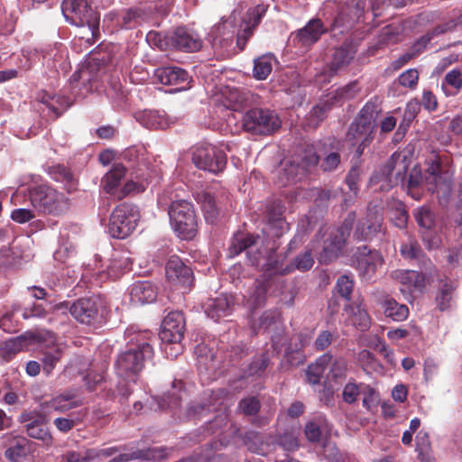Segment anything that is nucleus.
Wrapping results in <instances>:
<instances>
[{"mask_svg": "<svg viewBox=\"0 0 462 462\" xmlns=\"http://www.w3.org/2000/svg\"><path fill=\"white\" fill-rule=\"evenodd\" d=\"M28 196L33 208L44 215L60 216L68 212L70 208V199L47 184L29 188Z\"/></svg>", "mask_w": 462, "mask_h": 462, "instance_id": "nucleus-1", "label": "nucleus"}, {"mask_svg": "<svg viewBox=\"0 0 462 462\" xmlns=\"http://www.w3.org/2000/svg\"><path fill=\"white\" fill-rule=\"evenodd\" d=\"M153 356V349L148 341L137 339L134 346L122 352L116 362L119 376L130 380L142 371L144 363Z\"/></svg>", "mask_w": 462, "mask_h": 462, "instance_id": "nucleus-2", "label": "nucleus"}, {"mask_svg": "<svg viewBox=\"0 0 462 462\" xmlns=\"http://www.w3.org/2000/svg\"><path fill=\"white\" fill-rule=\"evenodd\" d=\"M171 225L177 236L192 239L198 232V218L193 204L186 199H176L168 208Z\"/></svg>", "mask_w": 462, "mask_h": 462, "instance_id": "nucleus-3", "label": "nucleus"}, {"mask_svg": "<svg viewBox=\"0 0 462 462\" xmlns=\"http://www.w3.org/2000/svg\"><path fill=\"white\" fill-rule=\"evenodd\" d=\"M386 232V225L383 217V210L379 205L369 203L365 212L356 220L353 237L357 241H372L383 236Z\"/></svg>", "mask_w": 462, "mask_h": 462, "instance_id": "nucleus-4", "label": "nucleus"}, {"mask_svg": "<svg viewBox=\"0 0 462 462\" xmlns=\"http://www.w3.org/2000/svg\"><path fill=\"white\" fill-rule=\"evenodd\" d=\"M61 11L65 19L76 26H88L92 40L98 32L99 14L86 0H64Z\"/></svg>", "mask_w": 462, "mask_h": 462, "instance_id": "nucleus-5", "label": "nucleus"}, {"mask_svg": "<svg viewBox=\"0 0 462 462\" xmlns=\"http://www.w3.org/2000/svg\"><path fill=\"white\" fill-rule=\"evenodd\" d=\"M356 219L355 212H350L343 222V225L337 228H331L328 234V237L323 244V249L319 254V261L321 263L328 264L336 260L350 234Z\"/></svg>", "mask_w": 462, "mask_h": 462, "instance_id": "nucleus-6", "label": "nucleus"}, {"mask_svg": "<svg viewBox=\"0 0 462 462\" xmlns=\"http://www.w3.org/2000/svg\"><path fill=\"white\" fill-rule=\"evenodd\" d=\"M139 218L136 206L122 203L113 210L110 216L108 232L114 238L124 239L135 229Z\"/></svg>", "mask_w": 462, "mask_h": 462, "instance_id": "nucleus-7", "label": "nucleus"}, {"mask_svg": "<svg viewBox=\"0 0 462 462\" xmlns=\"http://www.w3.org/2000/svg\"><path fill=\"white\" fill-rule=\"evenodd\" d=\"M282 122L277 114L269 109L254 108L243 117V126L254 134H271L281 127Z\"/></svg>", "mask_w": 462, "mask_h": 462, "instance_id": "nucleus-8", "label": "nucleus"}, {"mask_svg": "<svg viewBox=\"0 0 462 462\" xmlns=\"http://www.w3.org/2000/svg\"><path fill=\"white\" fill-rule=\"evenodd\" d=\"M380 109L375 102H367L351 124L347 138L356 143L361 140H373L375 119Z\"/></svg>", "mask_w": 462, "mask_h": 462, "instance_id": "nucleus-9", "label": "nucleus"}, {"mask_svg": "<svg viewBox=\"0 0 462 462\" xmlns=\"http://www.w3.org/2000/svg\"><path fill=\"white\" fill-rule=\"evenodd\" d=\"M191 154L192 162L197 168L212 173L222 171L226 164V154L209 143L196 144L192 147Z\"/></svg>", "mask_w": 462, "mask_h": 462, "instance_id": "nucleus-10", "label": "nucleus"}, {"mask_svg": "<svg viewBox=\"0 0 462 462\" xmlns=\"http://www.w3.org/2000/svg\"><path fill=\"white\" fill-rule=\"evenodd\" d=\"M261 245L262 239L259 236L239 232L232 238L229 255L234 257L245 251L250 263L258 265L263 255Z\"/></svg>", "mask_w": 462, "mask_h": 462, "instance_id": "nucleus-11", "label": "nucleus"}, {"mask_svg": "<svg viewBox=\"0 0 462 462\" xmlns=\"http://www.w3.org/2000/svg\"><path fill=\"white\" fill-rule=\"evenodd\" d=\"M185 319L182 312L171 311L162 320L159 337L162 342L180 343L184 337Z\"/></svg>", "mask_w": 462, "mask_h": 462, "instance_id": "nucleus-12", "label": "nucleus"}, {"mask_svg": "<svg viewBox=\"0 0 462 462\" xmlns=\"http://www.w3.org/2000/svg\"><path fill=\"white\" fill-rule=\"evenodd\" d=\"M427 170L425 180L427 183L432 187L433 191L439 189H449L451 183V173L448 170H444L440 157L433 154L427 160Z\"/></svg>", "mask_w": 462, "mask_h": 462, "instance_id": "nucleus-13", "label": "nucleus"}, {"mask_svg": "<svg viewBox=\"0 0 462 462\" xmlns=\"http://www.w3.org/2000/svg\"><path fill=\"white\" fill-rule=\"evenodd\" d=\"M82 404L83 401L79 397V391L77 389H68L50 401L42 402L41 409L45 413H49L51 411L64 413Z\"/></svg>", "mask_w": 462, "mask_h": 462, "instance_id": "nucleus-14", "label": "nucleus"}, {"mask_svg": "<svg viewBox=\"0 0 462 462\" xmlns=\"http://www.w3.org/2000/svg\"><path fill=\"white\" fill-rule=\"evenodd\" d=\"M166 44L180 51H197L200 50L202 42L197 34L186 27H178L165 35Z\"/></svg>", "mask_w": 462, "mask_h": 462, "instance_id": "nucleus-15", "label": "nucleus"}, {"mask_svg": "<svg viewBox=\"0 0 462 462\" xmlns=\"http://www.w3.org/2000/svg\"><path fill=\"white\" fill-rule=\"evenodd\" d=\"M165 272L167 279L174 284L189 288L193 283L194 277L191 268L186 265L177 255L169 258Z\"/></svg>", "mask_w": 462, "mask_h": 462, "instance_id": "nucleus-16", "label": "nucleus"}, {"mask_svg": "<svg viewBox=\"0 0 462 462\" xmlns=\"http://www.w3.org/2000/svg\"><path fill=\"white\" fill-rule=\"evenodd\" d=\"M355 263L360 275L370 279L375 273L376 268L382 265L383 257L378 251L363 246L355 254Z\"/></svg>", "mask_w": 462, "mask_h": 462, "instance_id": "nucleus-17", "label": "nucleus"}, {"mask_svg": "<svg viewBox=\"0 0 462 462\" xmlns=\"http://www.w3.org/2000/svg\"><path fill=\"white\" fill-rule=\"evenodd\" d=\"M407 169L406 158L394 152L386 161L382 169V175L391 186H394L404 180Z\"/></svg>", "mask_w": 462, "mask_h": 462, "instance_id": "nucleus-18", "label": "nucleus"}, {"mask_svg": "<svg viewBox=\"0 0 462 462\" xmlns=\"http://www.w3.org/2000/svg\"><path fill=\"white\" fill-rule=\"evenodd\" d=\"M284 212L285 206L280 200H273L266 205L267 222L276 237L289 230V225L283 217Z\"/></svg>", "mask_w": 462, "mask_h": 462, "instance_id": "nucleus-19", "label": "nucleus"}, {"mask_svg": "<svg viewBox=\"0 0 462 462\" xmlns=\"http://www.w3.org/2000/svg\"><path fill=\"white\" fill-rule=\"evenodd\" d=\"M97 65L95 62L88 61L86 66L78 69L70 79L71 84L82 82L85 92L88 93L97 90L99 87V75L97 72Z\"/></svg>", "mask_w": 462, "mask_h": 462, "instance_id": "nucleus-20", "label": "nucleus"}, {"mask_svg": "<svg viewBox=\"0 0 462 462\" xmlns=\"http://www.w3.org/2000/svg\"><path fill=\"white\" fill-rule=\"evenodd\" d=\"M70 314L79 322L91 324L97 316V308L91 299H79L69 308Z\"/></svg>", "mask_w": 462, "mask_h": 462, "instance_id": "nucleus-21", "label": "nucleus"}, {"mask_svg": "<svg viewBox=\"0 0 462 462\" xmlns=\"http://www.w3.org/2000/svg\"><path fill=\"white\" fill-rule=\"evenodd\" d=\"M232 309L233 299L226 294H222L215 299H208L204 304L205 313L215 320L229 315Z\"/></svg>", "mask_w": 462, "mask_h": 462, "instance_id": "nucleus-22", "label": "nucleus"}, {"mask_svg": "<svg viewBox=\"0 0 462 462\" xmlns=\"http://www.w3.org/2000/svg\"><path fill=\"white\" fill-rule=\"evenodd\" d=\"M158 78L163 85H182L179 89L186 88L189 83V73L179 67H166L159 69Z\"/></svg>", "mask_w": 462, "mask_h": 462, "instance_id": "nucleus-23", "label": "nucleus"}, {"mask_svg": "<svg viewBox=\"0 0 462 462\" xmlns=\"http://www.w3.org/2000/svg\"><path fill=\"white\" fill-rule=\"evenodd\" d=\"M345 311L347 314L349 322L362 331H365L370 328V316L361 301H354L346 306Z\"/></svg>", "mask_w": 462, "mask_h": 462, "instance_id": "nucleus-24", "label": "nucleus"}, {"mask_svg": "<svg viewBox=\"0 0 462 462\" xmlns=\"http://www.w3.org/2000/svg\"><path fill=\"white\" fill-rule=\"evenodd\" d=\"M304 168L296 160H284L281 162L278 171V180L282 186L296 182L304 176Z\"/></svg>", "mask_w": 462, "mask_h": 462, "instance_id": "nucleus-25", "label": "nucleus"}, {"mask_svg": "<svg viewBox=\"0 0 462 462\" xmlns=\"http://www.w3.org/2000/svg\"><path fill=\"white\" fill-rule=\"evenodd\" d=\"M325 31L322 22L319 19H313L298 31L297 39L301 45L309 46L315 43Z\"/></svg>", "mask_w": 462, "mask_h": 462, "instance_id": "nucleus-26", "label": "nucleus"}, {"mask_svg": "<svg viewBox=\"0 0 462 462\" xmlns=\"http://www.w3.org/2000/svg\"><path fill=\"white\" fill-rule=\"evenodd\" d=\"M166 457L163 448H147L134 451L132 453H123L113 458L112 462H128L135 459L161 460Z\"/></svg>", "mask_w": 462, "mask_h": 462, "instance_id": "nucleus-27", "label": "nucleus"}, {"mask_svg": "<svg viewBox=\"0 0 462 462\" xmlns=\"http://www.w3.org/2000/svg\"><path fill=\"white\" fill-rule=\"evenodd\" d=\"M130 295L133 302L144 304L155 300L156 291L150 282L142 281L133 285Z\"/></svg>", "mask_w": 462, "mask_h": 462, "instance_id": "nucleus-28", "label": "nucleus"}, {"mask_svg": "<svg viewBox=\"0 0 462 462\" xmlns=\"http://www.w3.org/2000/svg\"><path fill=\"white\" fill-rule=\"evenodd\" d=\"M393 277L406 286L409 291L411 289L420 290L424 287L425 276L417 271L398 270L393 273Z\"/></svg>", "mask_w": 462, "mask_h": 462, "instance_id": "nucleus-29", "label": "nucleus"}, {"mask_svg": "<svg viewBox=\"0 0 462 462\" xmlns=\"http://www.w3.org/2000/svg\"><path fill=\"white\" fill-rule=\"evenodd\" d=\"M46 171L55 181L64 183L65 189L69 193H71L77 189V182L73 177V174L64 165L57 164L53 166H48Z\"/></svg>", "mask_w": 462, "mask_h": 462, "instance_id": "nucleus-30", "label": "nucleus"}, {"mask_svg": "<svg viewBox=\"0 0 462 462\" xmlns=\"http://www.w3.org/2000/svg\"><path fill=\"white\" fill-rule=\"evenodd\" d=\"M125 172L126 169L123 164L117 163L114 165L112 170L102 179L104 190L116 197L119 191L117 190V187L119 186L121 180L125 177Z\"/></svg>", "mask_w": 462, "mask_h": 462, "instance_id": "nucleus-31", "label": "nucleus"}, {"mask_svg": "<svg viewBox=\"0 0 462 462\" xmlns=\"http://www.w3.org/2000/svg\"><path fill=\"white\" fill-rule=\"evenodd\" d=\"M331 362V354L325 353L320 356L315 363L310 365L306 371L307 381L311 384H317L320 382L327 366Z\"/></svg>", "mask_w": 462, "mask_h": 462, "instance_id": "nucleus-32", "label": "nucleus"}, {"mask_svg": "<svg viewBox=\"0 0 462 462\" xmlns=\"http://www.w3.org/2000/svg\"><path fill=\"white\" fill-rule=\"evenodd\" d=\"M198 200L204 212L206 221L214 223L219 216V207L215 197L208 192H202L199 194Z\"/></svg>", "mask_w": 462, "mask_h": 462, "instance_id": "nucleus-33", "label": "nucleus"}, {"mask_svg": "<svg viewBox=\"0 0 462 462\" xmlns=\"http://www.w3.org/2000/svg\"><path fill=\"white\" fill-rule=\"evenodd\" d=\"M146 19L145 13L140 8H129L122 11L117 16V23L122 28L130 29Z\"/></svg>", "mask_w": 462, "mask_h": 462, "instance_id": "nucleus-34", "label": "nucleus"}, {"mask_svg": "<svg viewBox=\"0 0 462 462\" xmlns=\"http://www.w3.org/2000/svg\"><path fill=\"white\" fill-rule=\"evenodd\" d=\"M383 312L387 318L393 321H403L409 316V309L404 304L398 303L394 299H386L383 303Z\"/></svg>", "mask_w": 462, "mask_h": 462, "instance_id": "nucleus-35", "label": "nucleus"}, {"mask_svg": "<svg viewBox=\"0 0 462 462\" xmlns=\"http://www.w3.org/2000/svg\"><path fill=\"white\" fill-rule=\"evenodd\" d=\"M328 372L327 374V380L328 382L338 383L344 380L346 376L347 363L343 357H334L331 355V362L327 366Z\"/></svg>", "mask_w": 462, "mask_h": 462, "instance_id": "nucleus-36", "label": "nucleus"}, {"mask_svg": "<svg viewBox=\"0 0 462 462\" xmlns=\"http://www.w3.org/2000/svg\"><path fill=\"white\" fill-rule=\"evenodd\" d=\"M281 318V314L277 310H268L252 322V329L256 333L258 330H268L275 325Z\"/></svg>", "mask_w": 462, "mask_h": 462, "instance_id": "nucleus-37", "label": "nucleus"}, {"mask_svg": "<svg viewBox=\"0 0 462 462\" xmlns=\"http://www.w3.org/2000/svg\"><path fill=\"white\" fill-rule=\"evenodd\" d=\"M266 6L263 5H258L254 8H251L247 11L246 15L244 19L245 23V32L247 33L248 36H251L254 29L259 24L262 17L266 13Z\"/></svg>", "mask_w": 462, "mask_h": 462, "instance_id": "nucleus-38", "label": "nucleus"}, {"mask_svg": "<svg viewBox=\"0 0 462 462\" xmlns=\"http://www.w3.org/2000/svg\"><path fill=\"white\" fill-rule=\"evenodd\" d=\"M183 383L181 381L175 380L172 382V392L168 393L165 397H163V403H159V407L161 409L166 408H174L177 407L181 399V390Z\"/></svg>", "mask_w": 462, "mask_h": 462, "instance_id": "nucleus-39", "label": "nucleus"}, {"mask_svg": "<svg viewBox=\"0 0 462 462\" xmlns=\"http://www.w3.org/2000/svg\"><path fill=\"white\" fill-rule=\"evenodd\" d=\"M418 225L426 230H431L436 225L435 214L427 207H420L414 212Z\"/></svg>", "mask_w": 462, "mask_h": 462, "instance_id": "nucleus-40", "label": "nucleus"}, {"mask_svg": "<svg viewBox=\"0 0 462 462\" xmlns=\"http://www.w3.org/2000/svg\"><path fill=\"white\" fill-rule=\"evenodd\" d=\"M42 102L46 106L50 112L53 113L54 118L59 117L70 106L69 99L61 97H48V98L43 97L42 98Z\"/></svg>", "mask_w": 462, "mask_h": 462, "instance_id": "nucleus-41", "label": "nucleus"}, {"mask_svg": "<svg viewBox=\"0 0 462 462\" xmlns=\"http://www.w3.org/2000/svg\"><path fill=\"white\" fill-rule=\"evenodd\" d=\"M272 57L263 55L254 60V77L259 80L265 79L272 72Z\"/></svg>", "mask_w": 462, "mask_h": 462, "instance_id": "nucleus-42", "label": "nucleus"}, {"mask_svg": "<svg viewBox=\"0 0 462 462\" xmlns=\"http://www.w3.org/2000/svg\"><path fill=\"white\" fill-rule=\"evenodd\" d=\"M26 432L29 437L41 439L46 445H51L52 443L51 434L48 431L47 429L43 428L35 420L26 424Z\"/></svg>", "mask_w": 462, "mask_h": 462, "instance_id": "nucleus-43", "label": "nucleus"}, {"mask_svg": "<svg viewBox=\"0 0 462 462\" xmlns=\"http://www.w3.org/2000/svg\"><path fill=\"white\" fill-rule=\"evenodd\" d=\"M24 342L25 339L22 337L6 341L4 346L0 348V357L5 361H9L14 355L22 350L24 346Z\"/></svg>", "mask_w": 462, "mask_h": 462, "instance_id": "nucleus-44", "label": "nucleus"}, {"mask_svg": "<svg viewBox=\"0 0 462 462\" xmlns=\"http://www.w3.org/2000/svg\"><path fill=\"white\" fill-rule=\"evenodd\" d=\"M81 420L79 413H70L68 417H59L53 420L55 427L63 433L69 432Z\"/></svg>", "mask_w": 462, "mask_h": 462, "instance_id": "nucleus-45", "label": "nucleus"}, {"mask_svg": "<svg viewBox=\"0 0 462 462\" xmlns=\"http://www.w3.org/2000/svg\"><path fill=\"white\" fill-rule=\"evenodd\" d=\"M446 31L447 29L444 28L443 26H438L437 28L434 29L432 32L423 35L418 42H416L412 45L411 51L414 53V56L416 57L427 48V45L433 39L434 36L444 33Z\"/></svg>", "mask_w": 462, "mask_h": 462, "instance_id": "nucleus-46", "label": "nucleus"}, {"mask_svg": "<svg viewBox=\"0 0 462 462\" xmlns=\"http://www.w3.org/2000/svg\"><path fill=\"white\" fill-rule=\"evenodd\" d=\"M446 31L447 29L444 28L443 26H438L437 28L434 29L432 32L423 35L418 42H416L412 45L411 51L414 53V56L416 57L427 48V45L433 39L434 36L444 33Z\"/></svg>", "mask_w": 462, "mask_h": 462, "instance_id": "nucleus-47", "label": "nucleus"}, {"mask_svg": "<svg viewBox=\"0 0 462 462\" xmlns=\"http://www.w3.org/2000/svg\"><path fill=\"white\" fill-rule=\"evenodd\" d=\"M446 31L447 29L444 28L443 26H438L437 28L434 29L432 32L423 35L418 42H416L412 45L411 51L414 53V56L416 57L427 48V45L433 39L434 36L444 33Z\"/></svg>", "mask_w": 462, "mask_h": 462, "instance_id": "nucleus-48", "label": "nucleus"}, {"mask_svg": "<svg viewBox=\"0 0 462 462\" xmlns=\"http://www.w3.org/2000/svg\"><path fill=\"white\" fill-rule=\"evenodd\" d=\"M330 108L331 105L328 102L320 103L315 106L310 113L309 124L313 127H317L319 124L327 116V114Z\"/></svg>", "mask_w": 462, "mask_h": 462, "instance_id": "nucleus-49", "label": "nucleus"}, {"mask_svg": "<svg viewBox=\"0 0 462 462\" xmlns=\"http://www.w3.org/2000/svg\"><path fill=\"white\" fill-rule=\"evenodd\" d=\"M314 264V259L312 257V254L310 250L305 251L302 254L297 255L292 263L290 264L293 270H299L301 272H305L310 270Z\"/></svg>", "mask_w": 462, "mask_h": 462, "instance_id": "nucleus-50", "label": "nucleus"}, {"mask_svg": "<svg viewBox=\"0 0 462 462\" xmlns=\"http://www.w3.org/2000/svg\"><path fill=\"white\" fill-rule=\"evenodd\" d=\"M352 59L353 56L351 55L347 49H337L333 54V60L331 61V69L334 71H337L342 67L347 65Z\"/></svg>", "mask_w": 462, "mask_h": 462, "instance_id": "nucleus-51", "label": "nucleus"}, {"mask_svg": "<svg viewBox=\"0 0 462 462\" xmlns=\"http://www.w3.org/2000/svg\"><path fill=\"white\" fill-rule=\"evenodd\" d=\"M61 355V351L59 348L43 354L42 358V370L46 374H50L52 372L56 364L60 360Z\"/></svg>", "mask_w": 462, "mask_h": 462, "instance_id": "nucleus-52", "label": "nucleus"}, {"mask_svg": "<svg viewBox=\"0 0 462 462\" xmlns=\"http://www.w3.org/2000/svg\"><path fill=\"white\" fill-rule=\"evenodd\" d=\"M265 299L266 287L262 283H258L248 296L247 304L252 308H258L264 303Z\"/></svg>", "mask_w": 462, "mask_h": 462, "instance_id": "nucleus-53", "label": "nucleus"}, {"mask_svg": "<svg viewBox=\"0 0 462 462\" xmlns=\"http://www.w3.org/2000/svg\"><path fill=\"white\" fill-rule=\"evenodd\" d=\"M225 95L228 101L227 106L233 110L241 108L247 100L245 94L236 88L229 89Z\"/></svg>", "mask_w": 462, "mask_h": 462, "instance_id": "nucleus-54", "label": "nucleus"}, {"mask_svg": "<svg viewBox=\"0 0 462 462\" xmlns=\"http://www.w3.org/2000/svg\"><path fill=\"white\" fill-rule=\"evenodd\" d=\"M129 258H114L107 267V275L111 279H116L119 277L122 270L130 268Z\"/></svg>", "mask_w": 462, "mask_h": 462, "instance_id": "nucleus-55", "label": "nucleus"}, {"mask_svg": "<svg viewBox=\"0 0 462 462\" xmlns=\"http://www.w3.org/2000/svg\"><path fill=\"white\" fill-rule=\"evenodd\" d=\"M278 444L287 451H295L299 448L298 435L293 431H285L279 436Z\"/></svg>", "mask_w": 462, "mask_h": 462, "instance_id": "nucleus-56", "label": "nucleus"}, {"mask_svg": "<svg viewBox=\"0 0 462 462\" xmlns=\"http://www.w3.org/2000/svg\"><path fill=\"white\" fill-rule=\"evenodd\" d=\"M453 290L454 287L452 284L448 282L443 283L442 287L440 288V291L436 297V301L441 310H444L449 307Z\"/></svg>", "mask_w": 462, "mask_h": 462, "instance_id": "nucleus-57", "label": "nucleus"}, {"mask_svg": "<svg viewBox=\"0 0 462 462\" xmlns=\"http://www.w3.org/2000/svg\"><path fill=\"white\" fill-rule=\"evenodd\" d=\"M5 457L13 462H19L27 456V448L22 442H17L5 452Z\"/></svg>", "mask_w": 462, "mask_h": 462, "instance_id": "nucleus-58", "label": "nucleus"}, {"mask_svg": "<svg viewBox=\"0 0 462 462\" xmlns=\"http://www.w3.org/2000/svg\"><path fill=\"white\" fill-rule=\"evenodd\" d=\"M401 254L406 259H420L422 255V251L416 241L409 239L401 247Z\"/></svg>", "mask_w": 462, "mask_h": 462, "instance_id": "nucleus-59", "label": "nucleus"}, {"mask_svg": "<svg viewBox=\"0 0 462 462\" xmlns=\"http://www.w3.org/2000/svg\"><path fill=\"white\" fill-rule=\"evenodd\" d=\"M260 407V401L254 396L242 399L238 404L239 410L245 415L256 414Z\"/></svg>", "mask_w": 462, "mask_h": 462, "instance_id": "nucleus-60", "label": "nucleus"}, {"mask_svg": "<svg viewBox=\"0 0 462 462\" xmlns=\"http://www.w3.org/2000/svg\"><path fill=\"white\" fill-rule=\"evenodd\" d=\"M284 259L285 256L281 259H274L273 255L271 254L267 260V269L274 273H279L282 275L290 273L293 271V268L291 267L290 264L284 266Z\"/></svg>", "mask_w": 462, "mask_h": 462, "instance_id": "nucleus-61", "label": "nucleus"}, {"mask_svg": "<svg viewBox=\"0 0 462 462\" xmlns=\"http://www.w3.org/2000/svg\"><path fill=\"white\" fill-rule=\"evenodd\" d=\"M354 288V282L352 279H350L347 275H342L340 276L336 284V289L337 292L340 294L341 297L345 298L346 300L350 299V295L353 291Z\"/></svg>", "mask_w": 462, "mask_h": 462, "instance_id": "nucleus-62", "label": "nucleus"}, {"mask_svg": "<svg viewBox=\"0 0 462 462\" xmlns=\"http://www.w3.org/2000/svg\"><path fill=\"white\" fill-rule=\"evenodd\" d=\"M449 86L456 90L462 88V73L459 69H454L448 72L442 81V88Z\"/></svg>", "mask_w": 462, "mask_h": 462, "instance_id": "nucleus-63", "label": "nucleus"}, {"mask_svg": "<svg viewBox=\"0 0 462 462\" xmlns=\"http://www.w3.org/2000/svg\"><path fill=\"white\" fill-rule=\"evenodd\" d=\"M245 443L247 448L257 454H263V443L261 436L256 432H248L245 437Z\"/></svg>", "mask_w": 462, "mask_h": 462, "instance_id": "nucleus-64", "label": "nucleus"}]
</instances>
